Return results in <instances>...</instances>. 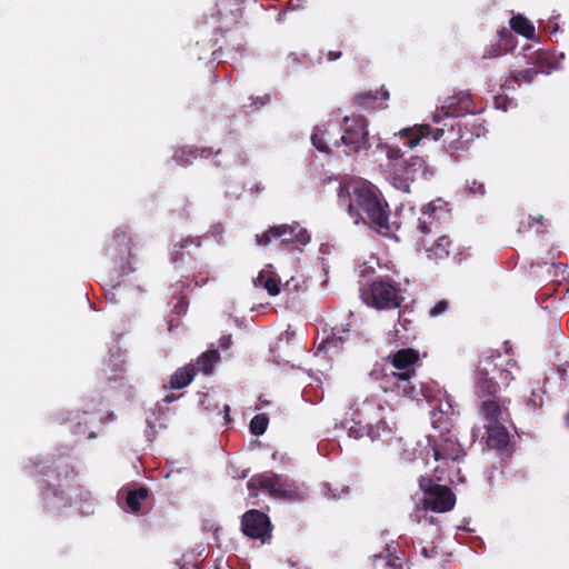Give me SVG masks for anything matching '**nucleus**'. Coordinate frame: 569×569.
Returning <instances> with one entry per match:
<instances>
[{"label":"nucleus","instance_id":"1","mask_svg":"<svg viewBox=\"0 0 569 569\" xmlns=\"http://www.w3.org/2000/svg\"><path fill=\"white\" fill-rule=\"evenodd\" d=\"M338 203L349 216L356 218L377 233L387 237L392 232L390 209L379 188L365 179H352L340 183Z\"/></svg>","mask_w":569,"mask_h":569},{"label":"nucleus","instance_id":"2","mask_svg":"<svg viewBox=\"0 0 569 569\" xmlns=\"http://www.w3.org/2000/svg\"><path fill=\"white\" fill-rule=\"evenodd\" d=\"M407 138L406 146L408 148L416 147L421 139L431 138L435 141L442 140L443 148L452 158L468 149L473 137H479V132H472L467 124L461 122L451 123L448 129L432 128L430 124H416L412 128H406L399 133Z\"/></svg>","mask_w":569,"mask_h":569},{"label":"nucleus","instance_id":"3","mask_svg":"<svg viewBox=\"0 0 569 569\" xmlns=\"http://www.w3.org/2000/svg\"><path fill=\"white\" fill-rule=\"evenodd\" d=\"M519 366L513 358L502 359L498 351L482 357L476 369V393L478 397L497 398L500 391V385L496 381L498 375L505 387H508L513 380V371H518Z\"/></svg>","mask_w":569,"mask_h":569},{"label":"nucleus","instance_id":"4","mask_svg":"<svg viewBox=\"0 0 569 569\" xmlns=\"http://www.w3.org/2000/svg\"><path fill=\"white\" fill-rule=\"evenodd\" d=\"M32 475L41 476L42 488L41 498L47 507H69L71 505L70 498L61 489L60 481L67 479L72 472L73 468L68 461L63 459H51L48 461L33 462Z\"/></svg>","mask_w":569,"mask_h":569},{"label":"nucleus","instance_id":"5","mask_svg":"<svg viewBox=\"0 0 569 569\" xmlns=\"http://www.w3.org/2000/svg\"><path fill=\"white\" fill-rule=\"evenodd\" d=\"M433 472L435 478L422 476L419 479V488L423 492V506L427 510L435 512L450 511L455 507L456 496L448 486L439 483L442 477L438 473L443 472V469L438 466Z\"/></svg>","mask_w":569,"mask_h":569},{"label":"nucleus","instance_id":"6","mask_svg":"<svg viewBox=\"0 0 569 569\" xmlns=\"http://www.w3.org/2000/svg\"><path fill=\"white\" fill-rule=\"evenodd\" d=\"M368 121L362 116L345 117L341 123L342 134L340 140H335L333 144L339 147L342 143L347 156H352L361 150H369Z\"/></svg>","mask_w":569,"mask_h":569},{"label":"nucleus","instance_id":"7","mask_svg":"<svg viewBox=\"0 0 569 569\" xmlns=\"http://www.w3.org/2000/svg\"><path fill=\"white\" fill-rule=\"evenodd\" d=\"M386 172L392 187L409 193L411 183L427 173V164L423 158L412 156L405 162H395L390 170H386Z\"/></svg>","mask_w":569,"mask_h":569},{"label":"nucleus","instance_id":"8","mask_svg":"<svg viewBox=\"0 0 569 569\" xmlns=\"http://www.w3.org/2000/svg\"><path fill=\"white\" fill-rule=\"evenodd\" d=\"M366 301L377 309H396L400 308L403 297L399 283L388 277H379L371 282Z\"/></svg>","mask_w":569,"mask_h":569},{"label":"nucleus","instance_id":"9","mask_svg":"<svg viewBox=\"0 0 569 569\" xmlns=\"http://www.w3.org/2000/svg\"><path fill=\"white\" fill-rule=\"evenodd\" d=\"M131 247L132 237L130 236V232L127 230V228L117 229L113 232L112 238L108 241V243L104 247V253L107 257H109L111 260H114L116 263L118 258L120 260V273L117 280L114 281V284H112L113 289L120 287V277L133 271V268L130 266V262L128 260L131 257Z\"/></svg>","mask_w":569,"mask_h":569},{"label":"nucleus","instance_id":"10","mask_svg":"<svg viewBox=\"0 0 569 569\" xmlns=\"http://www.w3.org/2000/svg\"><path fill=\"white\" fill-rule=\"evenodd\" d=\"M277 239H280V243L286 247L291 243L303 246L310 241V234L298 222L272 226L264 232L256 234V242L259 246H267Z\"/></svg>","mask_w":569,"mask_h":569},{"label":"nucleus","instance_id":"11","mask_svg":"<svg viewBox=\"0 0 569 569\" xmlns=\"http://www.w3.org/2000/svg\"><path fill=\"white\" fill-rule=\"evenodd\" d=\"M247 487L252 497H257L258 490L267 491L274 498H288L293 493L292 487L281 476L271 471L252 476Z\"/></svg>","mask_w":569,"mask_h":569},{"label":"nucleus","instance_id":"12","mask_svg":"<svg viewBox=\"0 0 569 569\" xmlns=\"http://www.w3.org/2000/svg\"><path fill=\"white\" fill-rule=\"evenodd\" d=\"M382 407L377 406L372 402H366L361 407L357 408L352 412L350 420L345 422L348 436L356 440L368 436L369 429L372 427V422L382 413Z\"/></svg>","mask_w":569,"mask_h":569},{"label":"nucleus","instance_id":"13","mask_svg":"<svg viewBox=\"0 0 569 569\" xmlns=\"http://www.w3.org/2000/svg\"><path fill=\"white\" fill-rule=\"evenodd\" d=\"M476 106L472 96L468 91H459L448 97L441 108L432 114V121L438 123L445 117L458 118L468 113H473Z\"/></svg>","mask_w":569,"mask_h":569},{"label":"nucleus","instance_id":"14","mask_svg":"<svg viewBox=\"0 0 569 569\" xmlns=\"http://www.w3.org/2000/svg\"><path fill=\"white\" fill-rule=\"evenodd\" d=\"M241 530L246 536L259 539L262 543L271 539V522L266 513L257 509H251L243 513Z\"/></svg>","mask_w":569,"mask_h":569},{"label":"nucleus","instance_id":"15","mask_svg":"<svg viewBox=\"0 0 569 569\" xmlns=\"http://www.w3.org/2000/svg\"><path fill=\"white\" fill-rule=\"evenodd\" d=\"M510 399L503 397L487 398L479 406L485 425H501L510 421Z\"/></svg>","mask_w":569,"mask_h":569},{"label":"nucleus","instance_id":"16","mask_svg":"<svg viewBox=\"0 0 569 569\" xmlns=\"http://www.w3.org/2000/svg\"><path fill=\"white\" fill-rule=\"evenodd\" d=\"M104 377L109 383H114V389L126 398L133 396V390L139 382L138 377L127 373L124 361L122 360L120 363L108 365L104 369Z\"/></svg>","mask_w":569,"mask_h":569},{"label":"nucleus","instance_id":"17","mask_svg":"<svg viewBox=\"0 0 569 569\" xmlns=\"http://www.w3.org/2000/svg\"><path fill=\"white\" fill-rule=\"evenodd\" d=\"M432 450L435 460L442 461L446 466L449 461L458 462L465 456L460 443L451 437L441 436L433 442Z\"/></svg>","mask_w":569,"mask_h":569},{"label":"nucleus","instance_id":"18","mask_svg":"<svg viewBox=\"0 0 569 569\" xmlns=\"http://www.w3.org/2000/svg\"><path fill=\"white\" fill-rule=\"evenodd\" d=\"M369 438L371 441H379L382 445L390 446L399 442L401 438L398 436V428L393 421H388L381 413L372 422L369 429Z\"/></svg>","mask_w":569,"mask_h":569},{"label":"nucleus","instance_id":"19","mask_svg":"<svg viewBox=\"0 0 569 569\" xmlns=\"http://www.w3.org/2000/svg\"><path fill=\"white\" fill-rule=\"evenodd\" d=\"M416 375L415 370H407L402 372H393L395 382L392 391L398 396L408 397L413 400H418L420 396H423L422 388H417L411 381Z\"/></svg>","mask_w":569,"mask_h":569},{"label":"nucleus","instance_id":"20","mask_svg":"<svg viewBox=\"0 0 569 569\" xmlns=\"http://www.w3.org/2000/svg\"><path fill=\"white\" fill-rule=\"evenodd\" d=\"M418 244L426 250L427 257L435 261L447 259L453 249V243L448 236H439L430 244L426 238H419Z\"/></svg>","mask_w":569,"mask_h":569},{"label":"nucleus","instance_id":"21","mask_svg":"<svg viewBox=\"0 0 569 569\" xmlns=\"http://www.w3.org/2000/svg\"><path fill=\"white\" fill-rule=\"evenodd\" d=\"M389 99V92L385 89L377 91H367L356 94L352 98L353 106L358 107L359 110L373 111L382 107V102Z\"/></svg>","mask_w":569,"mask_h":569},{"label":"nucleus","instance_id":"22","mask_svg":"<svg viewBox=\"0 0 569 569\" xmlns=\"http://www.w3.org/2000/svg\"><path fill=\"white\" fill-rule=\"evenodd\" d=\"M486 443L488 448L497 451H506L510 445V435L506 428V423L485 425Z\"/></svg>","mask_w":569,"mask_h":569},{"label":"nucleus","instance_id":"23","mask_svg":"<svg viewBox=\"0 0 569 569\" xmlns=\"http://www.w3.org/2000/svg\"><path fill=\"white\" fill-rule=\"evenodd\" d=\"M201 247V237H186L179 242L174 243L170 253L171 262L174 264H182L186 258L192 257V248L199 249Z\"/></svg>","mask_w":569,"mask_h":569},{"label":"nucleus","instance_id":"24","mask_svg":"<svg viewBox=\"0 0 569 569\" xmlns=\"http://www.w3.org/2000/svg\"><path fill=\"white\" fill-rule=\"evenodd\" d=\"M437 208L428 204L422 209V214L418 219L417 230L422 234L421 238L430 233H438L440 229V219Z\"/></svg>","mask_w":569,"mask_h":569},{"label":"nucleus","instance_id":"25","mask_svg":"<svg viewBox=\"0 0 569 569\" xmlns=\"http://www.w3.org/2000/svg\"><path fill=\"white\" fill-rule=\"evenodd\" d=\"M565 53L549 50H539L536 52L535 61L541 71H557L563 69L562 61Z\"/></svg>","mask_w":569,"mask_h":569},{"label":"nucleus","instance_id":"26","mask_svg":"<svg viewBox=\"0 0 569 569\" xmlns=\"http://www.w3.org/2000/svg\"><path fill=\"white\" fill-rule=\"evenodd\" d=\"M391 365L400 372L415 370L413 366L419 362V353L411 348L400 349L389 356Z\"/></svg>","mask_w":569,"mask_h":569},{"label":"nucleus","instance_id":"27","mask_svg":"<svg viewBox=\"0 0 569 569\" xmlns=\"http://www.w3.org/2000/svg\"><path fill=\"white\" fill-rule=\"evenodd\" d=\"M342 333L343 335L338 336L336 332H332L330 336H327L319 345L318 351H323L329 356L338 353L339 350L342 349V345L347 341L349 330L343 329Z\"/></svg>","mask_w":569,"mask_h":569},{"label":"nucleus","instance_id":"28","mask_svg":"<svg viewBox=\"0 0 569 569\" xmlns=\"http://www.w3.org/2000/svg\"><path fill=\"white\" fill-rule=\"evenodd\" d=\"M196 375V368L193 365H188L182 368H179L171 377H170V387L173 389H182L187 387Z\"/></svg>","mask_w":569,"mask_h":569},{"label":"nucleus","instance_id":"29","mask_svg":"<svg viewBox=\"0 0 569 569\" xmlns=\"http://www.w3.org/2000/svg\"><path fill=\"white\" fill-rule=\"evenodd\" d=\"M149 496V490L146 487L129 490L126 496V505L129 511L138 513L141 509V502Z\"/></svg>","mask_w":569,"mask_h":569},{"label":"nucleus","instance_id":"30","mask_svg":"<svg viewBox=\"0 0 569 569\" xmlns=\"http://www.w3.org/2000/svg\"><path fill=\"white\" fill-rule=\"evenodd\" d=\"M510 28L527 39H531L535 36V26L521 14L513 16L510 19Z\"/></svg>","mask_w":569,"mask_h":569},{"label":"nucleus","instance_id":"31","mask_svg":"<svg viewBox=\"0 0 569 569\" xmlns=\"http://www.w3.org/2000/svg\"><path fill=\"white\" fill-rule=\"evenodd\" d=\"M220 353L216 349L202 352L197 359V368L199 371L209 375L212 372L214 365L219 361Z\"/></svg>","mask_w":569,"mask_h":569},{"label":"nucleus","instance_id":"32","mask_svg":"<svg viewBox=\"0 0 569 569\" xmlns=\"http://www.w3.org/2000/svg\"><path fill=\"white\" fill-rule=\"evenodd\" d=\"M406 561H403L399 557H393L391 555H377L373 558L375 569H406Z\"/></svg>","mask_w":569,"mask_h":569},{"label":"nucleus","instance_id":"33","mask_svg":"<svg viewBox=\"0 0 569 569\" xmlns=\"http://www.w3.org/2000/svg\"><path fill=\"white\" fill-rule=\"evenodd\" d=\"M256 287H261L268 291L270 296H277L280 292V281L272 274L260 272L254 279Z\"/></svg>","mask_w":569,"mask_h":569},{"label":"nucleus","instance_id":"34","mask_svg":"<svg viewBox=\"0 0 569 569\" xmlns=\"http://www.w3.org/2000/svg\"><path fill=\"white\" fill-rule=\"evenodd\" d=\"M535 228L537 233H541L546 230L547 224L545 223V217L540 213L532 216L528 214L526 220L520 221V226L518 228L519 232L527 231L529 229Z\"/></svg>","mask_w":569,"mask_h":569},{"label":"nucleus","instance_id":"35","mask_svg":"<svg viewBox=\"0 0 569 569\" xmlns=\"http://www.w3.org/2000/svg\"><path fill=\"white\" fill-rule=\"evenodd\" d=\"M268 425L269 417L266 413H258L250 421V432L254 436H261L266 432Z\"/></svg>","mask_w":569,"mask_h":569},{"label":"nucleus","instance_id":"36","mask_svg":"<svg viewBox=\"0 0 569 569\" xmlns=\"http://www.w3.org/2000/svg\"><path fill=\"white\" fill-rule=\"evenodd\" d=\"M328 134V130H321L317 128V130L311 136L312 144L316 149H318L321 152H329V148L327 146L326 137Z\"/></svg>","mask_w":569,"mask_h":569},{"label":"nucleus","instance_id":"37","mask_svg":"<svg viewBox=\"0 0 569 569\" xmlns=\"http://www.w3.org/2000/svg\"><path fill=\"white\" fill-rule=\"evenodd\" d=\"M386 154H387V159H388L387 170H390V167H392L395 162L401 163V162L407 161V159H403L402 152H401L400 148H398V147L387 146Z\"/></svg>","mask_w":569,"mask_h":569},{"label":"nucleus","instance_id":"38","mask_svg":"<svg viewBox=\"0 0 569 569\" xmlns=\"http://www.w3.org/2000/svg\"><path fill=\"white\" fill-rule=\"evenodd\" d=\"M531 73H510V76L505 80L501 86L502 90L515 89V84L519 86V78L521 76L523 79L529 78Z\"/></svg>","mask_w":569,"mask_h":569},{"label":"nucleus","instance_id":"39","mask_svg":"<svg viewBox=\"0 0 569 569\" xmlns=\"http://www.w3.org/2000/svg\"><path fill=\"white\" fill-rule=\"evenodd\" d=\"M447 416L442 410L437 411L433 409L431 411V422L435 428H441L446 425Z\"/></svg>","mask_w":569,"mask_h":569},{"label":"nucleus","instance_id":"40","mask_svg":"<svg viewBox=\"0 0 569 569\" xmlns=\"http://www.w3.org/2000/svg\"><path fill=\"white\" fill-rule=\"evenodd\" d=\"M449 308V302L447 300H439L430 310V316L438 317L447 311Z\"/></svg>","mask_w":569,"mask_h":569},{"label":"nucleus","instance_id":"41","mask_svg":"<svg viewBox=\"0 0 569 569\" xmlns=\"http://www.w3.org/2000/svg\"><path fill=\"white\" fill-rule=\"evenodd\" d=\"M420 555L426 559H433L439 555L438 548L432 543L430 546H423L420 550Z\"/></svg>","mask_w":569,"mask_h":569},{"label":"nucleus","instance_id":"42","mask_svg":"<svg viewBox=\"0 0 569 569\" xmlns=\"http://www.w3.org/2000/svg\"><path fill=\"white\" fill-rule=\"evenodd\" d=\"M511 103V100L505 94H497L495 97V107L497 109H501L503 111L508 110V104Z\"/></svg>","mask_w":569,"mask_h":569},{"label":"nucleus","instance_id":"43","mask_svg":"<svg viewBox=\"0 0 569 569\" xmlns=\"http://www.w3.org/2000/svg\"><path fill=\"white\" fill-rule=\"evenodd\" d=\"M469 190L473 194L483 196L486 193L485 184L477 180H473L471 184H469Z\"/></svg>","mask_w":569,"mask_h":569},{"label":"nucleus","instance_id":"44","mask_svg":"<svg viewBox=\"0 0 569 569\" xmlns=\"http://www.w3.org/2000/svg\"><path fill=\"white\" fill-rule=\"evenodd\" d=\"M545 266L548 268V272L550 273L551 269L555 270V276H557V271L560 270L561 272L565 271L566 266L561 262H551L550 264L545 263Z\"/></svg>","mask_w":569,"mask_h":569},{"label":"nucleus","instance_id":"45","mask_svg":"<svg viewBox=\"0 0 569 569\" xmlns=\"http://www.w3.org/2000/svg\"><path fill=\"white\" fill-rule=\"evenodd\" d=\"M231 345V336H222L220 338V347L223 348V349H227L229 348V346Z\"/></svg>","mask_w":569,"mask_h":569},{"label":"nucleus","instance_id":"46","mask_svg":"<svg viewBox=\"0 0 569 569\" xmlns=\"http://www.w3.org/2000/svg\"><path fill=\"white\" fill-rule=\"evenodd\" d=\"M193 281L196 286L201 287L208 282V277H202L201 274L194 276Z\"/></svg>","mask_w":569,"mask_h":569},{"label":"nucleus","instance_id":"47","mask_svg":"<svg viewBox=\"0 0 569 569\" xmlns=\"http://www.w3.org/2000/svg\"><path fill=\"white\" fill-rule=\"evenodd\" d=\"M505 352L507 355L506 359L512 358V346L510 341H505Z\"/></svg>","mask_w":569,"mask_h":569},{"label":"nucleus","instance_id":"48","mask_svg":"<svg viewBox=\"0 0 569 569\" xmlns=\"http://www.w3.org/2000/svg\"><path fill=\"white\" fill-rule=\"evenodd\" d=\"M340 57H341V52L340 51H330L329 54H328V59L330 61L337 60Z\"/></svg>","mask_w":569,"mask_h":569},{"label":"nucleus","instance_id":"49","mask_svg":"<svg viewBox=\"0 0 569 569\" xmlns=\"http://www.w3.org/2000/svg\"><path fill=\"white\" fill-rule=\"evenodd\" d=\"M399 322L407 329L406 323L409 322L408 318L405 317V311L399 313Z\"/></svg>","mask_w":569,"mask_h":569},{"label":"nucleus","instance_id":"50","mask_svg":"<svg viewBox=\"0 0 569 569\" xmlns=\"http://www.w3.org/2000/svg\"><path fill=\"white\" fill-rule=\"evenodd\" d=\"M174 310L178 315L184 312V306H183V302L181 303H178L176 307H174Z\"/></svg>","mask_w":569,"mask_h":569},{"label":"nucleus","instance_id":"51","mask_svg":"<svg viewBox=\"0 0 569 569\" xmlns=\"http://www.w3.org/2000/svg\"><path fill=\"white\" fill-rule=\"evenodd\" d=\"M229 412H230V407L228 405H226L224 406V419L227 422L230 421Z\"/></svg>","mask_w":569,"mask_h":569},{"label":"nucleus","instance_id":"52","mask_svg":"<svg viewBox=\"0 0 569 569\" xmlns=\"http://www.w3.org/2000/svg\"><path fill=\"white\" fill-rule=\"evenodd\" d=\"M173 400H176L174 395H168V396L164 398V401H166V402H168V403H169V402H172Z\"/></svg>","mask_w":569,"mask_h":569},{"label":"nucleus","instance_id":"53","mask_svg":"<svg viewBox=\"0 0 569 569\" xmlns=\"http://www.w3.org/2000/svg\"><path fill=\"white\" fill-rule=\"evenodd\" d=\"M189 153H190V156H191V157H193V158H196V157H197V154H196L193 151H191V150L189 151Z\"/></svg>","mask_w":569,"mask_h":569},{"label":"nucleus","instance_id":"54","mask_svg":"<svg viewBox=\"0 0 569 569\" xmlns=\"http://www.w3.org/2000/svg\"><path fill=\"white\" fill-rule=\"evenodd\" d=\"M238 3H242L244 0H234Z\"/></svg>","mask_w":569,"mask_h":569}]
</instances>
